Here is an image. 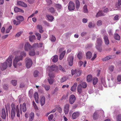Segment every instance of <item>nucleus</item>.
Listing matches in <instances>:
<instances>
[{
    "instance_id": "nucleus-1",
    "label": "nucleus",
    "mask_w": 121,
    "mask_h": 121,
    "mask_svg": "<svg viewBox=\"0 0 121 121\" xmlns=\"http://www.w3.org/2000/svg\"><path fill=\"white\" fill-rule=\"evenodd\" d=\"M26 54L24 51L22 52H17V55L13 60V65L15 68L22 65L21 63L19 61L22 60L23 57H25Z\"/></svg>"
},
{
    "instance_id": "nucleus-2",
    "label": "nucleus",
    "mask_w": 121,
    "mask_h": 121,
    "mask_svg": "<svg viewBox=\"0 0 121 121\" xmlns=\"http://www.w3.org/2000/svg\"><path fill=\"white\" fill-rule=\"evenodd\" d=\"M13 57V56L12 55L9 56L5 62L1 63L0 66V68L1 70L3 71L7 67L8 65L10 67H11Z\"/></svg>"
},
{
    "instance_id": "nucleus-3",
    "label": "nucleus",
    "mask_w": 121,
    "mask_h": 121,
    "mask_svg": "<svg viewBox=\"0 0 121 121\" xmlns=\"http://www.w3.org/2000/svg\"><path fill=\"white\" fill-rule=\"evenodd\" d=\"M12 110L11 117L12 120H13L16 115V111L17 112V116L18 117H20V112L19 111V107L18 105H17L16 107L14 103L11 104Z\"/></svg>"
},
{
    "instance_id": "nucleus-4",
    "label": "nucleus",
    "mask_w": 121,
    "mask_h": 121,
    "mask_svg": "<svg viewBox=\"0 0 121 121\" xmlns=\"http://www.w3.org/2000/svg\"><path fill=\"white\" fill-rule=\"evenodd\" d=\"M51 71H54L56 72H59L58 67L56 65H52L51 66H49L47 68V72L49 73V72H50L51 74L53 73Z\"/></svg>"
},
{
    "instance_id": "nucleus-5",
    "label": "nucleus",
    "mask_w": 121,
    "mask_h": 121,
    "mask_svg": "<svg viewBox=\"0 0 121 121\" xmlns=\"http://www.w3.org/2000/svg\"><path fill=\"white\" fill-rule=\"evenodd\" d=\"M99 37L97 36V40L96 43V48L97 50L100 52H101L102 50L101 47L102 41L101 39L100 38L101 36H99Z\"/></svg>"
},
{
    "instance_id": "nucleus-6",
    "label": "nucleus",
    "mask_w": 121,
    "mask_h": 121,
    "mask_svg": "<svg viewBox=\"0 0 121 121\" xmlns=\"http://www.w3.org/2000/svg\"><path fill=\"white\" fill-rule=\"evenodd\" d=\"M48 75L49 78L48 79V81L50 84H52L54 81V79L52 78L55 77L54 74V73L52 74V73L51 74L50 72H49V73H48Z\"/></svg>"
},
{
    "instance_id": "nucleus-7",
    "label": "nucleus",
    "mask_w": 121,
    "mask_h": 121,
    "mask_svg": "<svg viewBox=\"0 0 121 121\" xmlns=\"http://www.w3.org/2000/svg\"><path fill=\"white\" fill-rule=\"evenodd\" d=\"M1 116L2 118L3 119H5L6 116H8V111L7 109H2L1 113Z\"/></svg>"
},
{
    "instance_id": "nucleus-8",
    "label": "nucleus",
    "mask_w": 121,
    "mask_h": 121,
    "mask_svg": "<svg viewBox=\"0 0 121 121\" xmlns=\"http://www.w3.org/2000/svg\"><path fill=\"white\" fill-rule=\"evenodd\" d=\"M26 66L27 68H29L32 65L33 62L32 60L30 58H26Z\"/></svg>"
},
{
    "instance_id": "nucleus-9",
    "label": "nucleus",
    "mask_w": 121,
    "mask_h": 121,
    "mask_svg": "<svg viewBox=\"0 0 121 121\" xmlns=\"http://www.w3.org/2000/svg\"><path fill=\"white\" fill-rule=\"evenodd\" d=\"M75 4L74 3L71 1H70L69 3L68 9L70 11L73 10L75 8Z\"/></svg>"
},
{
    "instance_id": "nucleus-10",
    "label": "nucleus",
    "mask_w": 121,
    "mask_h": 121,
    "mask_svg": "<svg viewBox=\"0 0 121 121\" xmlns=\"http://www.w3.org/2000/svg\"><path fill=\"white\" fill-rule=\"evenodd\" d=\"M76 99V98L75 95H70L69 97V101L71 104H73L75 102Z\"/></svg>"
},
{
    "instance_id": "nucleus-11",
    "label": "nucleus",
    "mask_w": 121,
    "mask_h": 121,
    "mask_svg": "<svg viewBox=\"0 0 121 121\" xmlns=\"http://www.w3.org/2000/svg\"><path fill=\"white\" fill-rule=\"evenodd\" d=\"M101 113L102 114H104V112L102 110H97L95 111L93 115V118L94 119H96L97 117V114H99Z\"/></svg>"
},
{
    "instance_id": "nucleus-12",
    "label": "nucleus",
    "mask_w": 121,
    "mask_h": 121,
    "mask_svg": "<svg viewBox=\"0 0 121 121\" xmlns=\"http://www.w3.org/2000/svg\"><path fill=\"white\" fill-rule=\"evenodd\" d=\"M33 47L28 42H27L25 44V49L27 51L30 50L32 49Z\"/></svg>"
},
{
    "instance_id": "nucleus-13",
    "label": "nucleus",
    "mask_w": 121,
    "mask_h": 121,
    "mask_svg": "<svg viewBox=\"0 0 121 121\" xmlns=\"http://www.w3.org/2000/svg\"><path fill=\"white\" fill-rule=\"evenodd\" d=\"M73 56H69L68 58V60L69 65L70 66H72L73 65Z\"/></svg>"
},
{
    "instance_id": "nucleus-14",
    "label": "nucleus",
    "mask_w": 121,
    "mask_h": 121,
    "mask_svg": "<svg viewBox=\"0 0 121 121\" xmlns=\"http://www.w3.org/2000/svg\"><path fill=\"white\" fill-rule=\"evenodd\" d=\"M17 4L18 5H19L25 7H26L27 6V4L21 1H17Z\"/></svg>"
},
{
    "instance_id": "nucleus-15",
    "label": "nucleus",
    "mask_w": 121,
    "mask_h": 121,
    "mask_svg": "<svg viewBox=\"0 0 121 121\" xmlns=\"http://www.w3.org/2000/svg\"><path fill=\"white\" fill-rule=\"evenodd\" d=\"M115 57V56L114 55H113L112 56L111 55L109 56H106L105 58H103L102 60L103 61H107L109 60L112 59L114 57Z\"/></svg>"
},
{
    "instance_id": "nucleus-16",
    "label": "nucleus",
    "mask_w": 121,
    "mask_h": 121,
    "mask_svg": "<svg viewBox=\"0 0 121 121\" xmlns=\"http://www.w3.org/2000/svg\"><path fill=\"white\" fill-rule=\"evenodd\" d=\"M69 106V104H66L65 105L64 110L66 114H68V112Z\"/></svg>"
},
{
    "instance_id": "nucleus-17",
    "label": "nucleus",
    "mask_w": 121,
    "mask_h": 121,
    "mask_svg": "<svg viewBox=\"0 0 121 121\" xmlns=\"http://www.w3.org/2000/svg\"><path fill=\"white\" fill-rule=\"evenodd\" d=\"M80 114L78 112H73L72 115V117L73 119H75L78 117Z\"/></svg>"
},
{
    "instance_id": "nucleus-18",
    "label": "nucleus",
    "mask_w": 121,
    "mask_h": 121,
    "mask_svg": "<svg viewBox=\"0 0 121 121\" xmlns=\"http://www.w3.org/2000/svg\"><path fill=\"white\" fill-rule=\"evenodd\" d=\"M14 11L16 12H20L21 13H23L24 11L22 9L19 8L17 7H16L14 9Z\"/></svg>"
},
{
    "instance_id": "nucleus-19",
    "label": "nucleus",
    "mask_w": 121,
    "mask_h": 121,
    "mask_svg": "<svg viewBox=\"0 0 121 121\" xmlns=\"http://www.w3.org/2000/svg\"><path fill=\"white\" fill-rule=\"evenodd\" d=\"M86 58L90 59L92 55V54L91 52L88 51L86 52Z\"/></svg>"
},
{
    "instance_id": "nucleus-20",
    "label": "nucleus",
    "mask_w": 121,
    "mask_h": 121,
    "mask_svg": "<svg viewBox=\"0 0 121 121\" xmlns=\"http://www.w3.org/2000/svg\"><path fill=\"white\" fill-rule=\"evenodd\" d=\"M40 101L41 105H43L45 102V98L44 96H42L41 97Z\"/></svg>"
},
{
    "instance_id": "nucleus-21",
    "label": "nucleus",
    "mask_w": 121,
    "mask_h": 121,
    "mask_svg": "<svg viewBox=\"0 0 121 121\" xmlns=\"http://www.w3.org/2000/svg\"><path fill=\"white\" fill-rule=\"evenodd\" d=\"M104 39L105 44L107 45L108 44L109 42L108 36H105Z\"/></svg>"
},
{
    "instance_id": "nucleus-22",
    "label": "nucleus",
    "mask_w": 121,
    "mask_h": 121,
    "mask_svg": "<svg viewBox=\"0 0 121 121\" xmlns=\"http://www.w3.org/2000/svg\"><path fill=\"white\" fill-rule=\"evenodd\" d=\"M46 16L48 19V20L50 22H52L54 19L53 16L52 15H47Z\"/></svg>"
},
{
    "instance_id": "nucleus-23",
    "label": "nucleus",
    "mask_w": 121,
    "mask_h": 121,
    "mask_svg": "<svg viewBox=\"0 0 121 121\" xmlns=\"http://www.w3.org/2000/svg\"><path fill=\"white\" fill-rule=\"evenodd\" d=\"M52 61L54 62H56L58 60V56L57 55H55L52 58Z\"/></svg>"
},
{
    "instance_id": "nucleus-24",
    "label": "nucleus",
    "mask_w": 121,
    "mask_h": 121,
    "mask_svg": "<svg viewBox=\"0 0 121 121\" xmlns=\"http://www.w3.org/2000/svg\"><path fill=\"white\" fill-rule=\"evenodd\" d=\"M76 7L77 10H78L79 8L80 3L79 1L78 0H76L75 1Z\"/></svg>"
},
{
    "instance_id": "nucleus-25",
    "label": "nucleus",
    "mask_w": 121,
    "mask_h": 121,
    "mask_svg": "<svg viewBox=\"0 0 121 121\" xmlns=\"http://www.w3.org/2000/svg\"><path fill=\"white\" fill-rule=\"evenodd\" d=\"M37 29L39 30V32L40 33H43V31L42 29V27L41 25H38L37 26Z\"/></svg>"
},
{
    "instance_id": "nucleus-26",
    "label": "nucleus",
    "mask_w": 121,
    "mask_h": 121,
    "mask_svg": "<svg viewBox=\"0 0 121 121\" xmlns=\"http://www.w3.org/2000/svg\"><path fill=\"white\" fill-rule=\"evenodd\" d=\"M104 14L102 13L101 11H99L96 15V17H98L99 16H104Z\"/></svg>"
},
{
    "instance_id": "nucleus-27",
    "label": "nucleus",
    "mask_w": 121,
    "mask_h": 121,
    "mask_svg": "<svg viewBox=\"0 0 121 121\" xmlns=\"http://www.w3.org/2000/svg\"><path fill=\"white\" fill-rule=\"evenodd\" d=\"M77 84L76 83H74L73 86L71 87V90L73 91H74L76 88Z\"/></svg>"
},
{
    "instance_id": "nucleus-28",
    "label": "nucleus",
    "mask_w": 121,
    "mask_h": 121,
    "mask_svg": "<svg viewBox=\"0 0 121 121\" xmlns=\"http://www.w3.org/2000/svg\"><path fill=\"white\" fill-rule=\"evenodd\" d=\"M34 116V113L33 112H31L30 115L29 119V120L30 121H32L33 120Z\"/></svg>"
},
{
    "instance_id": "nucleus-29",
    "label": "nucleus",
    "mask_w": 121,
    "mask_h": 121,
    "mask_svg": "<svg viewBox=\"0 0 121 121\" xmlns=\"http://www.w3.org/2000/svg\"><path fill=\"white\" fill-rule=\"evenodd\" d=\"M92 79V77L91 74L88 75L87 77V80L88 82H90L91 81Z\"/></svg>"
},
{
    "instance_id": "nucleus-30",
    "label": "nucleus",
    "mask_w": 121,
    "mask_h": 121,
    "mask_svg": "<svg viewBox=\"0 0 121 121\" xmlns=\"http://www.w3.org/2000/svg\"><path fill=\"white\" fill-rule=\"evenodd\" d=\"M82 85L81 84H79L77 90L79 94H81L82 92Z\"/></svg>"
},
{
    "instance_id": "nucleus-31",
    "label": "nucleus",
    "mask_w": 121,
    "mask_h": 121,
    "mask_svg": "<svg viewBox=\"0 0 121 121\" xmlns=\"http://www.w3.org/2000/svg\"><path fill=\"white\" fill-rule=\"evenodd\" d=\"M16 19L20 22L24 20V18L22 16H20L16 17Z\"/></svg>"
},
{
    "instance_id": "nucleus-32",
    "label": "nucleus",
    "mask_w": 121,
    "mask_h": 121,
    "mask_svg": "<svg viewBox=\"0 0 121 121\" xmlns=\"http://www.w3.org/2000/svg\"><path fill=\"white\" fill-rule=\"evenodd\" d=\"M30 41L32 42L35 39V35H30L29 37Z\"/></svg>"
},
{
    "instance_id": "nucleus-33",
    "label": "nucleus",
    "mask_w": 121,
    "mask_h": 121,
    "mask_svg": "<svg viewBox=\"0 0 121 121\" xmlns=\"http://www.w3.org/2000/svg\"><path fill=\"white\" fill-rule=\"evenodd\" d=\"M65 53V51H64L62 52L60 54V56L59 59L60 60H62L64 57V55Z\"/></svg>"
},
{
    "instance_id": "nucleus-34",
    "label": "nucleus",
    "mask_w": 121,
    "mask_h": 121,
    "mask_svg": "<svg viewBox=\"0 0 121 121\" xmlns=\"http://www.w3.org/2000/svg\"><path fill=\"white\" fill-rule=\"evenodd\" d=\"M55 7L57 8L58 11H59V10L61 9H62V7L61 5L58 4H56L55 5Z\"/></svg>"
},
{
    "instance_id": "nucleus-35",
    "label": "nucleus",
    "mask_w": 121,
    "mask_h": 121,
    "mask_svg": "<svg viewBox=\"0 0 121 121\" xmlns=\"http://www.w3.org/2000/svg\"><path fill=\"white\" fill-rule=\"evenodd\" d=\"M101 82L103 86L105 87H106L107 86L105 79L104 78H102L101 79Z\"/></svg>"
},
{
    "instance_id": "nucleus-36",
    "label": "nucleus",
    "mask_w": 121,
    "mask_h": 121,
    "mask_svg": "<svg viewBox=\"0 0 121 121\" xmlns=\"http://www.w3.org/2000/svg\"><path fill=\"white\" fill-rule=\"evenodd\" d=\"M83 11L84 13H87L88 12V9L86 5H85L83 7Z\"/></svg>"
},
{
    "instance_id": "nucleus-37",
    "label": "nucleus",
    "mask_w": 121,
    "mask_h": 121,
    "mask_svg": "<svg viewBox=\"0 0 121 121\" xmlns=\"http://www.w3.org/2000/svg\"><path fill=\"white\" fill-rule=\"evenodd\" d=\"M77 56L78 58L79 59H81L82 57V52H79Z\"/></svg>"
},
{
    "instance_id": "nucleus-38",
    "label": "nucleus",
    "mask_w": 121,
    "mask_h": 121,
    "mask_svg": "<svg viewBox=\"0 0 121 121\" xmlns=\"http://www.w3.org/2000/svg\"><path fill=\"white\" fill-rule=\"evenodd\" d=\"M32 105L35 110H38V108L34 101L32 102Z\"/></svg>"
},
{
    "instance_id": "nucleus-39",
    "label": "nucleus",
    "mask_w": 121,
    "mask_h": 121,
    "mask_svg": "<svg viewBox=\"0 0 121 121\" xmlns=\"http://www.w3.org/2000/svg\"><path fill=\"white\" fill-rule=\"evenodd\" d=\"M82 71L81 70H78L77 71L75 74V77H78L80 75Z\"/></svg>"
},
{
    "instance_id": "nucleus-40",
    "label": "nucleus",
    "mask_w": 121,
    "mask_h": 121,
    "mask_svg": "<svg viewBox=\"0 0 121 121\" xmlns=\"http://www.w3.org/2000/svg\"><path fill=\"white\" fill-rule=\"evenodd\" d=\"M29 52V54L30 56H34L35 55V53L34 49H32Z\"/></svg>"
},
{
    "instance_id": "nucleus-41",
    "label": "nucleus",
    "mask_w": 121,
    "mask_h": 121,
    "mask_svg": "<svg viewBox=\"0 0 121 121\" xmlns=\"http://www.w3.org/2000/svg\"><path fill=\"white\" fill-rule=\"evenodd\" d=\"M59 68V69L60 70L63 72H65V70L64 68L62 67L61 65H58V68Z\"/></svg>"
},
{
    "instance_id": "nucleus-42",
    "label": "nucleus",
    "mask_w": 121,
    "mask_h": 121,
    "mask_svg": "<svg viewBox=\"0 0 121 121\" xmlns=\"http://www.w3.org/2000/svg\"><path fill=\"white\" fill-rule=\"evenodd\" d=\"M98 81V79L96 77L94 78L93 79V84L94 85L96 84Z\"/></svg>"
},
{
    "instance_id": "nucleus-43",
    "label": "nucleus",
    "mask_w": 121,
    "mask_h": 121,
    "mask_svg": "<svg viewBox=\"0 0 121 121\" xmlns=\"http://www.w3.org/2000/svg\"><path fill=\"white\" fill-rule=\"evenodd\" d=\"M13 22L14 24L16 25H17L21 23L20 22L16 21L14 19L13 20Z\"/></svg>"
},
{
    "instance_id": "nucleus-44",
    "label": "nucleus",
    "mask_w": 121,
    "mask_h": 121,
    "mask_svg": "<svg viewBox=\"0 0 121 121\" xmlns=\"http://www.w3.org/2000/svg\"><path fill=\"white\" fill-rule=\"evenodd\" d=\"M67 78L66 77H63L60 80V82L62 83L65 82L67 79Z\"/></svg>"
},
{
    "instance_id": "nucleus-45",
    "label": "nucleus",
    "mask_w": 121,
    "mask_h": 121,
    "mask_svg": "<svg viewBox=\"0 0 121 121\" xmlns=\"http://www.w3.org/2000/svg\"><path fill=\"white\" fill-rule=\"evenodd\" d=\"M114 38L115 39L117 40H120V36L118 35L117 34H116L114 35Z\"/></svg>"
},
{
    "instance_id": "nucleus-46",
    "label": "nucleus",
    "mask_w": 121,
    "mask_h": 121,
    "mask_svg": "<svg viewBox=\"0 0 121 121\" xmlns=\"http://www.w3.org/2000/svg\"><path fill=\"white\" fill-rule=\"evenodd\" d=\"M35 35L37 37L38 40H40L41 38V36L40 34L39 33H35Z\"/></svg>"
},
{
    "instance_id": "nucleus-47",
    "label": "nucleus",
    "mask_w": 121,
    "mask_h": 121,
    "mask_svg": "<svg viewBox=\"0 0 121 121\" xmlns=\"http://www.w3.org/2000/svg\"><path fill=\"white\" fill-rule=\"evenodd\" d=\"M26 104L25 103H23L22 105V110L23 112H25L26 111Z\"/></svg>"
},
{
    "instance_id": "nucleus-48",
    "label": "nucleus",
    "mask_w": 121,
    "mask_h": 121,
    "mask_svg": "<svg viewBox=\"0 0 121 121\" xmlns=\"http://www.w3.org/2000/svg\"><path fill=\"white\" fill-rule=\"evenodd\" d=\"M50 40L52 41H55L56 40L55 37L53 35H51L50 37Z\"/></svg>"
},
{
    "instance_id": "nucleus-49",
    "label": "nucleus",
    "mask_w": 121,
    "mask_h": 121,
    "mask_svg": "<svg viewBox=\"0 0 121 121\" xmlns=\"http://www.w3.org/2000/svg\"><path fill=\"white\" fill-rule=\"evenodd\" d=\"M95 26V24L94 23H92L91 22L89 23L88 27L90 28H91L94 27Z\"/></svg>"
},
{
    "instance_id": "nucleus-50",
    "label": "nucleus",
    "mask_w": 121,
    "mask_h": 121,
    "mask_svg": "<svg viewBox=\"0 0 121 121\" xmlns=\"http://www.w3.org/2000/svg\"><path fill=\"white\" fill-rule=\"evenodd\" d=\"M49 10L51 13H54L55 11L54 8L52 7L50 8L49 9Z\"/></svg>"
},
{
    "instance_id": "nucleus-51",
    "label": "nucleus",
    "mask_w": 121,
    "mask_h": 121,
    "mask_svg": "<svg viewBox=\"0 0 121 121\" xmlns=\"http://www.w3.org/2000/svg\"><path fill=\"white\" fill-rule=\"evenodd\" d=\"M23 32L20 31L17 32L15 35L16 37L17 38L20 35H21L22 33Z\"/></svg>"
},
{
    "instance_id": "nucleus-52",
    "label": "nucleus",
    "mask_w": 121,
    "mask_h": 121,
    "mask_svg": "<svg viewBox=\"0 0 121 121\" xmlns=\"http://www.w3.org/2000/svg\"><path fill=\"white\" fill-rule=\"evenodd\" d=\"M12 28V26H10L7 29L6 33H9L10 30Z\"/></svg>"
},
{
    "instance_id": "nucleus-53",
    "label": "nucleus",
    "mask_w": 121,
    "mask_h": 121,
    "mask_svg": "<svg viewBox=\"0 0 121 121\" xmlns=\"http://www.w3.org/2000/svg\"><path fill=\"white\" fill-rule=\"evenodd\" d=\"M45 89L47 91L49 90L50 88V86L49 85H45L44 86Z\"/></svg>"
},
{
    "instance_id": "nucleus-54",
    "label": "nucleus",
    "mask_w": 121,
    "mask_h": 121,
    "mask_svg": "<svg viewBox=\"0 0 121 121\" xmlns=\"http://www.w3.org/2000/svg\"><path fill=\"white\" fill-rule=\"evenodd\" d=\"M87 86V84L86 83L84 82H83L82 83V87L83 88H85Z\"/></svg>"
},
{
    "instance_id": "nucleus-55",
    "label": "nucleus",
    "mask_w": 121,
    "mask_h": 121,
    "mask_svg": "<svg viewBox=\"0 0 121 121\" xmlns=\"http://www.w3.org/2000/svg\"><path fill=\"white\" fill-rule=\"evenodd\" d=\"M53 117V114H51L49 115L48 117V120L50 121L52 120Z\"/></svg>"
},
{
    "instance_id": "nucleus-56",
    "label": "nucleus",
    "mask_w": 121,
    "mask_h": 121,
    "mask_svg": "<svg viewBox=\"0 0 121 121\" xmlns=\"http://www.w3.org/2000/svg\"><path fill=\"white\" fill-rule=\"evenodd\" d=\"M32 46L33 47L32 49H34L35 48L38 47V44L37 43H35L32 45Z\"/></svg>"
},
{
    "instance_id": "nucleus-57",
    "label": "nucleus",
    "mask_w": 121,
    "mask_h": 121,
    "mask_svg": "<svg viewBox=\"0 0 121 121\" xmlns=\"http://www.w3.org/2000/svg\"><path fill=\"white\" fill-rule=\"evenodd\" d=\"M117 121H121V115H119L117 116Z\"/></svg>"
},
{
    "instance_id": "nucleus-58",
    "label": "nucleus",
    "mask_w": 121,
    "mask_h": 121,
    "mask_svg": "<svg viewBox=\"0 0 121 121\" xmlns=\"http://www.w3.org/2000/svg\"><path fill=\"white\" fill-rule=\"evenodd\" d=\"M114 69V67L113 65H111L109 67V70L111 71H113Z\"/></svg>"
},
{
    "instance_id": "nucleus-59",
    "label": "nucleus",
    "mask_w": 121,
    "mask_h": 121,
    "mask_svg": "<svg viewBox=\"0 0 121 121\" xmlns=\"http://www.w3.org/2000/svg\"><path fill=\"white\" fill-rule=\"evenodd\" d=\"M39 72L37 71H35L34 72V76L35 77H36L38 76Z\"/></svg>"
},
{
    "instance_id": "nucleus-60",
    "label": "nucleus",
    "mask_w": 121,
    "mask_h": 121,
    "mask_svg": "<svg viewBox=\"0 0 121 121\" xmlns=\"http://www.w3.org/2000/svg\"><path fill=\"white\" fill-rule=\"evenodd\" d=\"M34 97L35 99H38V94L37 92H35L34 94Z\"/></svg>"
},
{
    "instance_id": "nucleus-61",
    "label": "nucleus",
    "mask_w": 121,
    "mask_h": 121,
    "mask_svg": "<svg viewBox=\"0 0 121 121\" xmlns=\"http://www.w3.org/2000/svg\"><path fill=\"white\" fill-rule=\"evenodd\" d=\"M102 24V21L100 20H99L97 22V25L98 26H100Z\"/></svg>"
},
{
    "instance_id": "nucleus-62",
    "label": "nucleus",
    "mask_w": 121,
    "mask_h": 121,
    "mask_svg": "<svg viewBox=\"0 0 121 121\" xmlns=\"http://www.w3.org/2000/svg\"><path fill=\"white\" fill-rule=\"evenodd\" d=\"M12 84L14 86H15L17 84V81L15 80H12L11 82Z\"/></svg>"
},
{
    "instance_id": "nucleus-63",
    "label": "nucleus",
    "mask_w": 121,
    "mask_h": 121,
    "mask_svg": "<svg viewBox=\"0 0 121 121\" xmlns=\"http://www.w3.org/2000/svg\"><path fill=\"white\" fill-rule=\"evenodd\" d=\"M119 16L117 15L115 16L113 18V19L114 21H117L119 19Z\"/></svg>"
},
{
    "instance_id": "nucleus-64",
    "label": "nucleus",
    "mask_w": 121,
    "mask_h": 121,
    "mask_svg": "<svg viewBox=\"0 0 121 121\" xmlns=\"http://www.w3.org/2000/svg\"><path fill=\"white\" fill-rule=\"evenodd\" d=\"M117 79L119 82H120L121 81V75H119L117 77Z\"/></svg>"
}]
</instances>
